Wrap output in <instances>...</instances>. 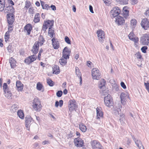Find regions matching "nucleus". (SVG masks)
I'll use <instances>...</instances> for the list:
<instances>
[{
  "mask_svg": "<svg viewBox=\"0 0 149 149\" xmlns=\"http://www.w3.org/2000/svg\"><path fill=\"white\" fill-rule=\"evenodd\" d=\"M145 85L146 89L149 93V83H144Z\"/></svg>",
  "mask_w": 149,
  "mask_h": 149,
  "instance_id": "nucleus-53",
  "label": "nucleus"
},
{
  "mask_svg": "<svg viewBox=\"0 0 149 149\" xmlns=\"http://www.w3.org/2000/svg\"><path fill=\"white\" fill-rule=\"evenodd\" d=\"M105 83V81L104 79H103L101 80L99 85V88H101L103 86H104Z\"/></svg>",
  "mask_w": 149,
  "mask_h": 149,
  "instance_id": "nucleus-36",
  "label": "nucleus"
},
{
  "mask_svg": "<svg viewBox=\"0 0 149 149\" xmlns=\"http://www.w3.org/2000/svg\"><path fill=\"white\" fill-rule=\"evenodd\" d=\"M144 13L145 15L147 16H148L149 17V8L148 9L146 10Z\"/></svg>",
  "mask_w": 149,
  "mask_h": 149,
  "instance_id": "nucleus-64",
  "label": "nucleus"
},
{
  "mask_svg": "<svg viewBox=\"0 0 149 149\" xmlns=\"http://www.w3.org/2000/svg\"><path fill=\"white\" fill-rule=\"evenodd\" d=\"M32 118L30 116H27L25 118V126L28 130H29V127Z\"/></svg>",
  "mask_w": 149,
  "mask_h": 149,
  "instance_id": "nucleus-12",
  "label": "nucleus"
},
{
  "mask_svg": "<svg viewBox=\"0 0 149 149\" xmlns=\"http://www.w3.org/2000/svg\"><path fill=\"white\" fill-rule=\"evenodd\" d=\"M12 47V45L10 44L7 47V50L9 52H11Z\"/></svg>",
  "mask_w": 149,
  "mask_h": 149,
  "instance_id": "nucleus-56",
  "label": "nucleus"
},
{
  "mask_svg": "<svg viewBox=\"0 0 149 149\" xmlns=\"http://www.w3.org/2000/svg\"><path fill=\"white\" fill-rule=\"evenodd\" d=\"M18 108V105L17 104H13L10 108V110H12L13 112H15Z\"/></svg>",
  "mask_w": 149,
  "mask_h": 149,
  "instance_id": "nucleus-35",
  "label": "nucleus"
},
{
  "mask_svg": "<svg viewBox=\"0 0 149 149\" xmlns=\"http://www.w3.org/2000/svg\"><path fill=\"white\" fill-rule=\"evenodd\" d=\"M75 73L77 76L79 78L81 77V74L80 70L79 68L77 67H75Z\"/></svg>",
  "mask_w": 149,
  "mask_h": 149,
  "instance_id": "nucleus-34",
  "label": "nucleus"
},
{
  "mask_svg": "<svg viewBox=\"0 0 149 149\" xmlns=\"http://www.w3.org/2000/svg\"><path fill=\"white\" fill-rule=\"evenodd\" d=\"M47 82L50 86H52L54 85L53 82L49 78L47 79Z\"/></svg>",
  "mask_w": 149,
  "mask_h": 149,
  "instance_id": "nucleus-38",
  "label": "nucleus"
},
{
  "mask_svg": "<svg viewBox=\"0 0 149 149\" xmlns=\"http://www.w3.org/2000/svg\"><path fill=\"white\" fill-rule=\"evenodd\" d=\"M50 8V6H49L47 4H45V6H44L43 8H42L43 9H46L47 10L49 9Z\"/></svg>",
  "mask_w": 149,
  "mask_h": 149,
  "instance_id": "nucleus-51",
  "label": "nucleus"
},
{
  "mask_svg": "<svg viewBox=\"0 0 149 149\" xmlns=\"http://www.w3.org/2000/svg\"><path fill=\"white\" fill-rule=\"evenodd\" d=\"M127 97V95L124 93H122L120 95V98L121 100L126 99Z\"/></svg>",
  "mask_w": 149,
  "mask_h": 149,
  "instance_id": "nucleus-39",
  "label": "nucleus"
},
{
  "mask_svg": "<svg viewBox=\"0 0 149 149\" xmlns=\"http://www.w3.org/2000/svg\"><path fill=\"white\" fill-rule=\"evenodd\" d=\"M53 73L58 74L60 73L59 67L57 65L54 66L53 68Z\"/></svg>",
  "mask_w": 149,
  "mask_h": 149,
  "instance_id": "nucleus-27",
  "label": "nucleus"
},
{
  "mask_svg": "<svg viewBox=\"0 0 149 149\" xmlns=\"http://www.w3.org/2000/svg\"><path fill=\"white\" fill-rule=\"evenodd\" d=\"M73 133L71 131H70L68 134L69 138H71L73 136Z\"/></svg>",
  "mask_w": 149,
  "mask_h": 149,
  "instance_id": "nucleus-59",
  "label": "nucleus"
},
{
  "mask_svg": "<svg viewBox=\"0 0 149 149\" xmlns=\"http://www.w3.org/2000/svg\"><path fill=\"white\" fill-rule=\"evenodd\" d=\"M14 11V9L13 7L11 6H7L4 10V12L6 13H13Z\"/></svg>",
  "mask_w": 149,
  "mask_h": 149,
  "instance_id": "nucleus-23",
  "label": "nucleus"
},
{
  "mask_svg": "<svg viewBox=\"0 0 149 149\" xmlns=\"http://www.w3.org/2000/svg\"><path fill=\"white\" fill-rule=\"evenodd\" d=\"M52 44L54 48V49H58L60 46L59 42L58 41L57 39L54 38L52 39Z\"/></svg>",
  "mask_w": 149,
  "mask_h": 149,
  "instance_id": "nucleus-16",
  "label": "nucleus"
},
{
  "mask_svg": "<svg viewBox=\"0 0 149 149\" xmlns=\"http://www.w3.org/2000/svg\"><path fill=\"white\" fill-rule=\"evenodd\" d=\"M49 22H51V24H50L49 27V29L48 34L49 35L51 38H52L53 36L54 31L53 29L52 26L54 25V21L53 20L51 21H49Z\"/></svg>",
  "mask_w": 149,
  "mask_h": 149,
  "instance_id": "nucleus-17",
  "label": "nucleus"
},
{
  "mask_svg": "<svg viewBox=\"0 0 149 149\" xmlns=\"http://www.w3.org/2000/svg\"><path fill=\"white\" fill-rule=\"evenodd\" d=\"M18 116L21 119H23L24 117V115L23 111L22 110H19L17 112Z\"/></svg>",
  "mask_w": 149,
  "mask_h": 149,
  "instance_id": "nucleus-33",
  "label": "nucleus"
},
{
  "mask_svg": "<svg viewBox=\"0 0 149 149\" xmlns=\"http://www.w3.org/2000/svg\"><path fill=\"white\" fill-rule=\"evenodd\" d=\"M79 129L83 132H85L86 130V125L83 123L79 124Z\"/></svg>",
  "mask_w": 149,
  "mask_h": 149,
  "instance_id": "nucleus-32",
  "label": "nucleus"
},
{
  "mask_svg": "<svg viewBox=\"0 0 149 149\" xmlns=\"http://www.w3.org/2000/svg\"><path fill=\"white\" fill-rule=\"evenodd\" d=\"M4 92L5 93V96L8 98H10L11 97L12 94L9 91H7L6 92Z\"/></svg>",
  "mask_w": 149,
  "mask_h": 149,
  "instance_id": "nucleus-41",
  "label": "nucleus"
},
{
  "mask_svg": "<svg viewBox=\"0 0 149 149\" xmlns=\"http://www.w3.org/2000/svg\"><path fill=\"white\" fill-rule=\"evenodd\" d=\"M128 7L125 6L123 8V15L125 18H127L129 16V11L128 10Z\"/></svg>",
  "mask_w": 149,
  "mask_h": 149,
  "instance_id": "nucleus-24",
  "label": "nucleus"
},
{
  "mask_svg": "<svg viewBox=\"0 0 149 149\" xmlns=\"http://www.w3.org/2000/svg\"><path fill=\"white\" fill-rule=\"evenodd\" d=\"M74 142L76 147H82L84 143L83 140L79 137L74 139Z\"/></svg>",
  "mask_w": 149,
  "mask_h": 149,
  "instance_id": "nucleus-10",
  "label": "nucleus"
},
{
  "mask_svg": "<svg viewBox=\"0 0 149 149\" xmlns=\"http://www.w3.org/2000/svg\"><path fill=\"white\" fill-rule=\"evenodd\" d=\"M89 8L90 12L92 13H93L94 12L93 10V8L92 6H91V5H90L89 6Z\"/></svg>",
  "mask_w": 149,
  "mask_h": 149,
  "instance_id": "nucleus-58",
  "label": "nucleus"
},
{
  "mask_svg": "<svg viewBox=\"0 0 149 149\" xmlns=\"http://www.w3.org/2000/svg\"><path fill=\"white\" fill-rule=\"evenodd\" d=\"M138 2V0H131L132 3L133 4H136Z\"/></svg>",
  "mask_w": 149,
  "mask_h": 149,
  "instance_id": "nucleus-61",
  "label": "nucleus"
},
{
  "mask_svg": "<svg viewBox=\"0 0 149 149\" xmlns=\"http://www.w3.org/2000/svg\"><path fill=\"white\" fill-rule=\"evenodd\" d=\"M91 144L92 149H102L101 145L97 141L93 140L91 142Z\"/></svg>",
  "mask_w": 149,
  "mask_h": 149,
  "instance_id": "nucleus-7",
  "label": "nucleus"
},
{
  "mask_svg": "<svg viewBox=\"0 0 149 149\" xmlns=\"http://www.w3.org/2000/svg\"><path fill=\"white\" fill-rule=\"evenodd\" d=\"M133 35L134 34L133 33H130L128 35L129 39L131 40H133V38H134Z\"/></svg>",
  "mask_w": 149,
  "mask_h": 149,
  "instance_id": "nucleus-50",
  "label": "nucleus"
},
{
  "mask_svg": "<svg viewBox=\"0 0 149 149\" xmlns=\"http://www.w3.org/2000/svg\"><path fill=\"white\" fill-rule=\"evenodd\" d=\"M118 107L117 109L119 110L120 111L121 110V108H122V106L120 104H119L118 105Z\"/></svg>",
  "mask_w": 149,
  "mask_h": 149,
  "instance_id": "nucleus-63",
  "label": "nucleus"
},
{
  "mask_svg": "<svg viewBox=\"0 0 149 149\" xmlns=\"http://www.w3.org/2000/svg\"><path fill=\"white\" fill-rule=\"evenodd\" d=\"M97 33L99 41L100 42H103L105 38L104 32L102 30H99L97 31Z\"/></svg>",
  "mask_w": 149,
  "mask_h": 149,
  "instance_id": "nucleus-11",
  "label": "nucleus"
},
{
  "mask_svg": "<svg viewBox=\"0 0 149 149\" xmlns=\"http://www.w3.org/2000/svg\"><path fill=\"white\" fill-rule=\"evenodd\" d=\"M40 15L39 13H36L35 16V17L34 19V22L35 23H38L40 21Z\"/></svg>",
  "mask_w": 149,
  "mask_h": 149,
  "instance_id": "nucleus-31",
  "label": "nucleus"
},
{
  "mask_svg": "<svg viewBox=\"0 0 149 149\" xmlns=\"http://www.w3.org/2000/svg\"><path fill=\"white\" fill-rule=\"evenodd\" d=\"M59 106L60 107H61L63 104V101L62 100H61L59 101Z\"/></svg>",
  "mask_w": 149,
  "mask_h": 149,
  "instance_id": "nucleus-62",
  "label": "nucleus"
},
{
  "mask_svg": "<svg viewBox=\"0 0 149 149\" xmlns=\"http://www.w3.org/2000/svg\"><path fill=\"white\" fill-rule=\"evenodd\" d=\"M119 120L122 125H124L125 124V118H122V119H120Z\"/></svg>",
  "mask_w": 149,
  "mask_h": 149,
  "instance_id": "nucleus-54",
  "label": "nucleus"
},
{
  "mask_svg": "<svg viewBox=\"0 0 149 149\" xmlns=\"http://www.w3.org/2000/svg\"><path fill=\"white\" fill-rule=\"evenodd\" d=\"M129 0H118L120 4H126L128 3Z\"/></svg>",
  "mask_w": 149,
  "mask_h": 149,
  "instance_id": "nucleus-42",
  "label": "nucleus"
},
{
  "mask_svg": "<svg viewBox=\"0 0 149 149\" xmlns=\"http://www.w3.org/2000/svg\"><path fill=\"white\" fill-rule=\"evenodd\" d=\"M50 7L54 11H55L56 10V7L54 5H52Z\"/></svg>",
  "mask_w": 149,
  "mask_h": 149,
  "instance_id": "nucleus-60",
  "label": "nucleus"
},
{
  "mask_svg": "<svg viewBox=\"0 0 149 149\" xmlns=\"http://www.w3.org/2000/svg\"><path fill=\"white\" fill-rule=\"evenodd\" d=\"M140 42L144 45H148L149 43V35L145 34L140 38Z\"/></svg>",
  "mask_w": 149,
  "mask_h": 149,
  "instance_id": "nucleus-5",
  "label": "nucleus"
},
{
  "mask_svg": "<svg viewBox=\"0 0 149 149\" xmlns=\"http://www.w3.org/2000/svg\"><path fill=\"white\" fill-rule=\"evenodd\" d=\"M66 58H64L62 57L60 59L59 63L62 66H64L66 65L67 63V59Z\"/></svg>",
  "mask_w": 149,
  "mask_h": 149,
  "instance_id": "nucleus-30",
  "label": "nucleus"
},
{
  "mask_svg": "<svg viewBox=\"0 0 149 149\" xmlns=\"http://www.w3.org/2000/svg\"><path fill=\"white\" fill-rule=\"evenodd\" d=\"M141 25L145 29L147 30L149 28V19L147 18H145L141 21Z\"/></svg>",
  "mask_w": 149,
  "mask_h": 149,
  "instance_id": "nucleus-9",
  "label": "nucleus"
},
{
  "mask_svg": "<svg viewBox=\"0 0 149 149\" xmlns=\"http://www.w3.org/2000/svg\"><path fill=\"white\" fill-rule=\"evenodd\" d=\"M23 84L21 81H17L16 82V86L17 89L18 91H22L23 88Z\"/></svg>",
  "mask_w": 149,
  "mask_h": 149,
  "instance_id": "nucleus-22",
  "label": "nucleus"
},
{
  "mask_svg": "<svg viewBox=\"0 0 149 149\" xmlns=\"http://www.w3.org/2000/svg\"><path fill=\"white\" fill-rule=\"evenodd\" d=\"M10 38V33L9 31H7L5 35V40L6 42L8 41Z\"/></svg>",
  "mask_w": 149,
  "mask_h": 149,
  "instance_id": "nucleus-37",
  "label": "nucleus"
},
{
  "mask_svg": "<svg viewBox=\"0 0 149 149\" xmlns=\"http://www.w3.org/2000/svg\"><path fill=\"white\" fill-rule=\"evenodd\" d=\"M137 22L136 20L135 19H132L130 22L131 25L132 26H134L136 24Z\"/></svg>",
  "mask_w": 149,
  "mask_h": 149,
  "instance_id": "nucleus-43",
  "label": "nucleus"
},
{
  "mask_svg": "<svg viewBox=\"0 0 149 149\" xmlns=\"http://www.w3.org/2000/svg\"><path fill=\"white\" fill-rule=\"evenodd\" d=\"M120 85L121 87L124 89L126 88V86L125 83L123 82L122 81L120 83Z\"/></svg>",
  "mask_w": 149,
  "mask_h": 149,
  "instance_id": "nucleus-55",
  "label": "nucleus"
},
{
  "mask_svg": "<svg viewBox=\"0 0 149 149\" xmlns=\"http://www.w3.org/2000/svg\"><path fill=\"white\" fill-rule=\"evenodd\" d=\"M148 49V47L147 46H144L142 47L141 49L142 52L145 53L146 52V50Z\"/></svg>",
  "mask_w": 149,
  "mask_h": 149,
  "instance_id": "nucleus-45",
  "label": "nucleus"
},
{
  "mask_svg": "<svg viewBox=\"0 0 149 149\" xmlns=\"http://www.w3.org/2000/svg\"><path fill=\"white\" fill-rule=\"evenodd\" d=\"M32 29V27L31 24H28L24 27V31L26 32L28 35H29Z\"/></svg>",
  "mask_w": 149,
  "mask_h": 149,
  "instance_id": "nucleus-20",
  "label": "nucleus"
},
{
  "mask_svg": "<svg viewBox=\"0 0 149 149\" xmlns=\"http://www.w3.org/2000/svg\"><path fill=\"white\" fill-rule=\"evenodd\" d=\"M92 75L93 79L98 80L101 77V74L99 70L97 68H93L92 71Z\"/></svg>",
  "mask_w": 149,
  "mask_h": 149,
  "instance_id": "nucleus-2",
  "label": "nucleus"
},
{
  "mask_svg": "<svg viewBox=\"0 0 149 149\" xmlns=\"http://www.w3.org/2000/svg\"><path fill=\"white\" fill-rule=\"evenodd\" d=\"M135 55L136 57L137 58L140 59L141 58V53L140 52H138L136 54H135Z\"/></svg>",
  "mask_w": 149,
  "mask_h": 149,
  "instance_id": "nucleus-49",
  "label": "nucleus"
},
{
  "mask_svg": "<svg viewBox=\"0 0 149 149\" xmlns=\"http://www.w3.org/2000/svg\"><path fill=\"white\" fill-rule=\"evenodd\" d=\"M32 106L33 109L36 111H39L41 109V105L39 99L37 98H35L32 102Z\"/></svg>",
  "mask_w": 149,
  "mask_h": 149,
  "instance_id": "nucleus-1",
  "label": "nucleus"
},
{
  "mask_svg": "<svg viewBox=\"0 0 149 149\" xmlns=\"http://www.w3.org/2000/svg\"><path fill=\"white\" fill-rule=\"evenodd\" d=\"M30 5V2L29 1H26L25 2V8L27 9H28Z\"/></svg>",
  "mask_w": 149,
  "mask_h": 149,
  "instance_id": "nucleus-48",
  "label": "nucleus"
},
{
  "mask_svg": "<svg viewBox=\"0 0 149 149\" xmlns=\"http://www.w3.org/2000/svg\"><path fill=\"white\" fill-rule=\"evenodd\" d=\"M65 42L68 44H71V41L69 38L67 36H66L65 37Z\"/></svg>",
  "mask_w": 149,
  "mask_h": 149,
  "instance_id": "nucleus-46",
  "label": "nucleus"
},
{
  "mask_svg": "<svg viewBox=\"0 0 149 149\" xmlns=\"http://www.w3.org/2000/svg\"><path fill=\"white\" fill-rule=\"evenodd\" d=\"M121 102L122 104L123 105H125L126 103V99L121 100Z\"/></svg>",
  "mask_w": 149,
  "mask_h": 149,
  "instance_id": "nucleus-57",
  "label": "nucleus"
},
{
  "mask_svg": "<svg viewBox=\"0 0 149 149\" xmlns=\"http://www.w3.org/2000/svg\"><path fill=\"white\" fill-rule=\"evenodd\" d=\"M3 88L4 90V92H6L7 91H8V86L6 83H4L3 84Z\"/></svg>",
  "mask_w": 149,
  "mask_h": 149,
  "instance_id": "nucleus-40",
  "label": "nucleus"
},
{
  "mask_svg": "<svg viewBox=\"0 0 149 149\" xmlns=\"http://www.w3.org/2000/svg\"><path fill=\"white\" fill-rule=\"evenodd\" d=\"M119 110L117 109H114L113 111V113L116 115L119 114Z\"/></svg>",
  "mask_w": 149,
  "mask_h": 149,
  "instance_id": "nucleus-52",
  "label": "nucleus"
},
{
  "mask_svg": "<svg viewBox=\"0 0 149 149\" xmlns=\"http://www.w3.org/2000/svg\"><path fill=\"white\" fill-rule=\"evenodd\" d=\"M71 50L67 47H65L63 49V56L62 57L64 58L68 59L70 55Z\"/></svg>",
  "mask_w": 149,
  "mask_h": 149,
  "instance_id": "nucleus-8",
  "label": "nucleus"
},
{
  "mask_svg": "<svg viewBox=\"0 0 149 149\" xmlns=\"http://www.w3.org/2000/svg\"><path fill=\"white\" fill-rule=\"evenodd\" d=\"M36 57L34 55H33L29 56L24 60L25 63L28 64H29L32 62H33L36 60Z\"/></svg>",
  "mask_w": 149,
  "mask_h": 149,
  "instance_id": "nucleus-14",
  "label": "nucleus"
},
{
  "mask_svg": "<svg viewBox=\"0 0 149 149\" xmlns=\"http://www.w3.org/2000/svg\"><path fill=\"white\" fill-rule=\"evenodd\" d=\"M42 87V85L40 83H38L37 84L36 88L37 90L40 91Z\"/></svg>",
  "mask_w": 149,
  "mask_h": 149,
  "instance_id": "nucleus-44",
  "label": "nucleus"
},
{
  "mask_svg": "<svg viewBox=\"0 0 149 149\" xmlns=\"http://www.w3.org/2000/svg\"><path fill=\"white\" fill-rule=\"evenodd\" d=\"M49 21H50V20H48V21H47L46 22H45L42 27V30L44 31H46L47 29V26L48 25L51 24V22H49Z\"/></svg>",
  "mask_w": 149,
  "mask_h": 149,
  "instance_id": "nucleus-26",
  "label": "nucleus"
},
{
  "mask_svg": "<svg viewBox=\"0 0 149 149\" xmlns=\"http://www.w3.org/2000/svg\"><path fill=\"white\" fill-rule=\"evenodd\" d=\"M132 139L134 141L136 145L138 147L139 149H144V148L143 146L142 143L141 141L139 140H136L134 136L131 135Z\"/></svg>",
  "mask_w": 149,
  "mask_h": 149,
  "instance_id": "nucleus-15",
  "label": "nucleus"
},
{
  "mask_svg": "<svg viewBox=\"0 0 149 149\" xmlns=\"http://www.w3.org/2000/svg\"><path fill=\"white\" fill-rule=\"evenodd\" d=\"M10 63L11 67L12 68H14L16 66V61L14 58H12L11 57V59H9V61Z\"/></svg>",
  "mask_w": 149,
  "mask_h": 149,
  "instance_id": "nucleus-29",
  "label": "nucleus"
},
{
  "mask_svg": "<svg viewBox=\"0 0 149 149\" xmlns=\"http://www.w3.org/2000/svg\"><path fill=\"white\" fill-rule=\"evenodd\" d=\"M120 10L119 8L118 7H115L111 10L110 16L113 18L117 17L120 14Z\"/></svg>",
  "mask_w": 149,
  "mask_h": 149,
  "instance_id": "nucleus-4",
  "label": "nucleus"
},
{
  "mask_svg": "<svg viewBox=\"0 0 149 149\" xmlns=\"http://www.w3.org/2000/svg\"><path fill=\"white\" fill-rule=\"evenodd\" d=\"M104 102L106 105L109 107L113 105V102L112 97L109 94L108 95L104 98Z\"/></svg>",
  "mask_w": 149,
  "mask_h": 149,
  "instance_id": "nucleus-3",
  "label": "nucleus"
},
{
  "mask_svg": "<svg viewBox=\"0 0 149 149\" xmlns=\"http://www.w3.org/2000/svg\"><path fill=\"white\" fill-rule=\"evenodd\" d=\"M63 94V92L61 91H59L56 93V95L58 97L61 96Z\"/></svg>",
  "mask_w": 149,
  "mask_h": 149,
  "instance_id": "nucleus-47",
  "label": "nucleus"
},
{
  "mask_svg": "<svg viewBox=\"0 0 149 149\" xmlns=\"http://www.w3.org/2000/svg\"><path fill=\"white\" fill-rule=\"evenodd\" d=\"M14 15L12 13H8L7 15L8 23L10 25H11L14 21Z\"/></svg>",
  "mask_w": 149,
  "mask_h": 149,
  "instance_id": "nucleus-13",
  "label": "nucleus"
},
{
  "mask_svg": "<svg viewBox=\"0 0 149 149\" xmlns=\"http://www.w3.org/2000/svg\"><path fill=\"white\" fill-rule=\"evenodd\" d=\"M45 41L43 36L40 35L39 37L38 41L35 42V44H36L39 47V46H42Z\"/></svg>",
  "mask_w": 149,
  "mask_h": 149,
  "instance_id": "nucleus-19",
  "label": "nucleus"
},
{
  "mask_svg": "<svg viewBox=\"0 0 149 149\" xmlns=\"http://www.w3.org/2000/svg\"><path fill=\"white\" fill-rule=\"evenodd\" d=\"M102 109L100 107H97L96 109L97 119L99 120L100 118L103 117V112L101 111Z\"/></svg>",
  "mask_w": 149,
  "mask_h": 149,
  "instance_id": "nucleus-21",
  "label": "nucleus"
},
{
  "mask_svg": "<svg viewBox=\"0 0 149 149\" xmlns=\"http://www.w3.org/2000/svg\"><path fill=\"white\" fill-rule=\"evenodd\" d=\"M39 49V47L36 44L34 43L31 51L33 54H36L38 52Z\"/></svg>",
  "mask_w": 149,
  "mask_h": 149,
  "instance_id": "nucleus-25",
  "label": "nucleus"
},
{
  "mask_svg": "<svg viewBox=\"0 0 149 149\" xmlns=\"http://www.w3.org/2000/svg\"><path fill=\"white\" fill-rule=\"evenodd\" d=\"M68 107L69 110L71 111L75 110L77 108L75 100H69L68 102Z\"/></svg>",
  "mask_w": 149,
  "mask_h": 149,
  "instance_id": "nucleus-6",
  "label": "nucleus"
},
{
  "mask_svg": "<svg viewBox=\"0 0 149 149\" xmlns=\"http://www.w3.org/2000/svg\"><path fill=\"white\" fill-rule=\"evenodd\" d=\"M5 3V0H0V11L4 10Z\"/></svg>",
  "mask_w": 149,
  "mask_h": 149,
  "instance_id": "nucleus-28",
  "label": "nucleus"
},
{
  "mask_svg": "<svg viewBox=\"0 0 149 149\" xmlns=\"http://www.w3.org/2000/svg\"><path fill=\"white\" fill-rule=\"evenodd\" d=\"M125 20L122 17L119 16L116 18V22L118 25H123L125 23Z\"/></svg>",
  "mask_w": 149,
  "mask_h": 149,
  "instance_id": "nucleus-18",
  "label": "nucleus"
}]
</instances>
